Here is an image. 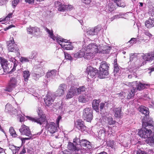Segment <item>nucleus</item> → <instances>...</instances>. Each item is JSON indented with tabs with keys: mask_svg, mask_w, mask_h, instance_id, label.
Wrapping results in <instances>:
<instances>
[{
	"mask_svg": "<svg viewBox=\"0 0 154 154\" xmlns=\"http://www.w3.org/2000/svg\"><path fill=\"white\" fill-rule=\"evenodd\" d=\"M27 30L28 33L29 34H32L33 33V31L31 27L30 26L29 27L27 28Z\"/></svg>",
	"mask_w": 154,
	"mask_h": 154,
	"instance_id": "nucleus-64",
	"label": "nucleus"
},
{
	"mask_svg": "<svg viewBox=\"0 0 154 154\" xmlns=\"http://www.w3.org/2000/svg\"><path fill=\"white\" fill-rule=\"evenodd\" d=\"M19 130L22 135L26 136H30L31 135V133L29 127L25 125H22Z\"/></svg>",
	"mask_w": 154,
	"mask_h": 154,
	"instance_id": "nucleus-13",
	"label": "nucleus"
},
{
	"mask_svg": "<svg viewBox=\"0 0 154 154\" xmlns=\"http://www.w3.org/2000/svg\"><path fill=\"white\" fill-rule=\"evenodd\" d=\"M143 33L146 36H148L149 38L152 37V34H151L149 31L148 30H144Z\"/></svg>",
	"mask_w": 154,
	"mask_h": 154,
	"instance_id": "nucleus-57",
	"label": "nucleus"
},
{
	"mask_svg": "<svg viewBox=\"0 0 154 154\" xmlns=\"http://www.w3.org/2000/svg\"><path fill=\"white\" fill-rule=\"evenodd\" d=\"M57 42L64 49L71 50L73 48L71 43L68 42L67 39L61 38H57Z\"/></svg>",
	"mask_w": 154,
	"mask_h": 154,
	"instance_id": "nucleus-4",
	"label": "nucleus"
},
{
	"mask_svg": "<svg viewBox=\"0 0 154 154\" xmlns=\"http://www.w3.org/2000/svg\"><path fill=\"white\" fill-rule=\"evenodd\" d=\"M106 121L109 125H114L116 122V121L114 120L113 118L111 116L106 117Z\"/></svg>",
	"mask_w": 154,
	"mask_h": 154,
	"instance_id": "nucleus-39",
	"label": "nucleus"
},
{
	"mask_svg": "<svg viewBox=\"0 0 154 154\" xmlns=\"http://www.w3.org/2000/svg\"><path fill=\"white\" fill-rule=\"evenodd\" d=\"M142 126L143 128H147L154 130V122L152 119L149 116L144 117L142 120Z\"/></svg>",
	"mask_w": 154,
	"mask_h": 154,
	"instance_id": "nucleus-5",
	"label": "nucleus"
},
{
	"mask_svg": "<svg viewBox=\"0 0 154 154\" xmlns=\"http://www.w3.org/2000/svg\"><path fill=\"white\" fill-rule=\"evenodd\" d=\"M122 15H124L122 13H120L119 14L115 15L113 16L112 18H111V21H112L114 19H116L119 18L120 17H122Z\"/></svg>",
	"mask_w": 154,
	"mask_h": 154,
	"instance_id": "nucleus-50",
	"label": "nucleus"
},
{
	"mask_svg": "<svg viewBox=\"0 0 154 154\" xmlns=\"http://www.w3.org/2000/svg\"><path fill=\"white\" fill-rule=\"evenodd\" d=\"M44 75V72L42 69H38L36 73L32 74L33 79L37 81L39 78Z\"/></svg>",
	"mask_w": 154,
	"mask_h": 154,
	"instance_id": "nucleus-23",
	"label": "nucleus"
},
{
	"mask_svg": "<svg viewBox=\"0 0 154 154\" xmlns=\"http://www.w3.org/2000/svg\"><path fill=\"white\" fill-rule=\"evenodd\" d=\"M17 84V79L14 78H11L10 79L8 85L4 89V91L9 92L11 91L13 89L16 87Z\"/></svg>",
	"mask_w": 154,
	"mask_h": 154,
	"instance_id": "nucleus-10",
	"label": "nucleus"
},
{
	"mask_svg": "<svg viewBox=\"0 0 154 154\" xmlns=\"http://www.w3.org/2000/svg\"><path fill=\"white\" fill-rule=\"evenodd\" d=\"M15 149L12 150L13 154H15L16 153H18L21 147H17L15 146Z\"/></svg>",
	"mask_w": 154,
	"mask_h": 154,
	"instance_id": "nucleus-55",
	"label": "nucleus"
},
{
	"mask_svg": "<svg viewBox=\"0 0 154 154\" xmlns=\"http://www.w3.org/2000/svg\"><path fill=\"white\" fill-rule=\"evenodd\" d=\"M77 124L76 127L82 131H83L86 129V127L84 125V122L81 120L79 119L77 121Z\"/></svg>",
	"mask_w": 154,
	"mask_h": 154,
	"instance_id": "nucleus-24",
	"label": "nucleus"
},
{
	"mask_svg": "<svg viewBox=\"0 0 154 154\" xmlns=\"http://www.w3.org/2000/svg\"><path fill=\"white\" fill-rule=\"evenodd\" d=\"M0 62L2 69H3L4 72H8L9 69L8 66V61L4 58H1Z\"/></svg>",
	"mask_w": 154,
	"mask_h": 154,
	"instance_id": "nucleus-17",
	"label": "nucleus"
},
{
	"mask_svg": "<svg viewBox=\"0 0 154 154\" xmlns=\"http://www.w3.org/2000/svg\"><path fill=\"white\" fill-rule=\"evenodd\" d=\"M86 70L88 77L89 79L96 78L97 75L98 73V70L97 69L91 66H89L87 67Z\"/></svg>",
	"mask_w": 154,
	"mask_h": 154,
	"instance_id": "nucleus-9",
	"label": "nucleus"
},
{
	"mask_svg": "<svg viewBox=\"0 0 154 154\" xmlns=\"http://www.w3.org/2000/svg\"><path fill=\"white\" fill-rule=\"evenodd\" d=\"M143 58L146 61L152 60L154 59V51L153 52L145 54L143 56Z\"/></svg>",
	"mask_w": 154,
	"mask_h": 154,
	"instance_id": "nucleus-22",
	"label": "nucleus"
},
{
	"mask_svg": "<svg viewBox=\"0 0 154 154\" xmlns=\"http://www.w3.org/2000/svg\"><path fill=\"white\" fill-rule=\"evenodd\" d=\"M146 142L150 146L154 144V132L151 137L148 138L146 140Z\"/></svg>",
	"mask_w": 154,
	"mask_h": 154,
	"instance_id": "nucleus-33",
	"label": "nucleus"
},
{
	"mask_svg": "<svg viewBox=\"0 0 154 154\" xmlns=\"http://www.w3.org/2000/svg\"><path fill=\"white\" fill-rule=\"evenodd\" d=\"M54 100L53 95L51 94L48 93L44 99L45 103L48 106H52Z\"/></svg>",
	"mask_w": 154,
	"mask_h": 154,
	"instance_id": "nucleus-12",
	"label": "nucleus"
},
{
	"mask_svg": "<svg viewBox=\"0 0 154 154\" xmlns=\"http://www.w3.org/2000/svg\"><path fill=\"white\" fill-rule=\"evenodd\" d=\"M5 111L6 112L10 113L11 115L17 114H20L21 112V111L20 109L17 110L13 107L11 105L8 103L5 106Z\"/></svg>",
	"mask_w": 154,
	"mask_h": 154,
	"instance_id": "nucleus-11",
	"label": "nucleus"
},
{
	"mask_svg": "<svg viewBox=\"0 0 154 154\" xmlns=\"http://www.w3.org/2000/svg\"><path fill=\"white\" fill-rule=\"evenodd\" d=\"M48 125V130L52 134H53L58 130V125L54 122H50Z\"/></svg>",
	"mask_w": 154,
	"mask_h": 154,
	"instance_id": "nucleus-15",
	"label": "nucleus"
},
{
	"mask_svg": "<svg viewBox=\"0 0 154 154\" xmlns=\"http://www.w3.org/2000/svg\"><path fill=\"white\" fill-rule=\"evenodd\" d=\"M29 57H21L20 59V61L21 62H28L29 61Z\"/></svg>",
	"mask_w": 154,
	"mask_h": 154,
	"instance_id": "nucleus-54",
	"label": "nucleus"
},
{
	"mask_svg": "<svg viewBox=\"0 0 154 154\" xmlns=\"http://www.w3.org/2000/svg\"><path fill=\"white\" fill-rule=\"evenodd\" d=\"M114 65V70L113 72V75L116 76L118 75V73L120 72L119 69L120 66H119L117 63V59H115L114 60V63H113Z\"/></svg>",
	"mask_w": 154,
	"mask_h": 154,
	"instance_id": "nucleus-25",
	"label": "nucleus"
},
{
	"mask_svg": "<svg viewBox=\"0 0 154 154\" xmlns=\"http://www.w3.org/2000/svg\"><path fill=\"white\" fill-rule=\"evenodd\" d=\"M65 57L66 59L69 60H72V58L70 55L67 53H65Z\"/></svg>",
	"mask_w": 154,
	"mask_h": 154,
	"instance_id": "nucleus-56",
	"label": "nucleus"
},
{
	"mask_svg": "<svg viewBox=\"0 0 154 154\" xmlns=\"http://www.w3.org/2000/svg\"><path fill=\"white\" fill-rule=\"evenodd\" d=\"M98 77L100 79L108 78L109 76V71L106 70L99 69L98 71Z\"/></svg>",
	"mask_w": 154,
	"mask_h": 154,
	"instance_id": "nucleus-19",
	"label": "nucleus"
},
{
	"mask_svg": "<svg viewBox=\"0 0 154 154\" xmlns=\"http://www.w3.org/2000/svg\"><path fill=\"white\" fill-rule=\"evenodd\" d=\"M74 143L75 144V143ZM75 145L71 142H69L67 146L68 149L69 150L72 151L79 150L78 147H77L76 146V145L75 144Z\"/></svg>",
	"mask_w": 154,
	"mask_h": 154,
	"instance_id": "nucleus-31",
	"label": "nucleus"
},
{
	"mask_svg": "<svg viewBox=\"0 0 154 154\" xmlns=\"http://www.w3.org/2000/svg\"><path fill=\"white\" fill-rule=\"evenodd\" d=\"M112 110L114 113L115 117L118 118H121L123 116V112L122 111V108L120 107H114L112 108Z\"/></svg>",
	"mask_w": 154,
	"mask_h": 154,
	"instance_id": "nucleus-14",
	"label": "nucleus"
},
{
	"mask_svg": "<svg viewBox=\"0 0 154 154\" xmlns=\"http://www.w3.org/2000/svg\"><path fill=\"white\" fill-rule=\"evenodd\" d=\"M64 93V92L63 90H61L59 89L58 88V89L56 91V94L57 96L60 97L63 95Z\"/></svg>",
	"mask_w": 154,
	"mask_h": 154,
	"instance_id": "nucleus-49",
	"label": "nucleus"
},
{
	"mask_svg": "<svg viewBox=\"0 0 154 154\" xmlns=\"http://www.w3.org/2000/svg\"><path fill=\"white\" fill-rule=\"evenodd\" d=\"M140 111L142 113L144 114L145 117L148 116L149 113V109L145 106L141 107L140 108Z\"/></svg>",
	"mask_w": 154,
	"mask_h": 154,
	"instance_id": "nucleus-30",
	"label": "nucleus"
},
{
	"mask_svg": "<svg viewBox=\"0 0 154 154\" xmlns=\"http://www.w3.org/2000/svg\"><path fill=\"white\" fill-rule=\"evenodd\" d=\"M137 154H147L146 152L141 150L140 149H138L137 152Z\"/></svg>",
	"mask_w": 154,
	"mask_h": 154,
	"instance_id": "nucleus-61",
	"label": "nucleus"
},
{
	"mask_svg": "<svg viewBox=\"0 0 154 154\" xmlns=\"http://www.w3.org/2000/svg\"><path fill=\"white\" fill-rule=\"evenodd\" d=\"M57 73V70L56 69H53L50 71L48 72L46 74L45 76L47 78L46 80L47 82L49 81L50 79H52L54 78Z\"/></svg>",
	"mask_w": 154,
	"mask_h": 154,
	"instance_id": "nucleus-20",
	"label": "nucleus"
},
{
	"mask_svg": "<svg viewBox=\"0 0 154 154\" xmlns=\"http://www.w3.org/2000/svg\"><path fill=\"white\" fill-rule=\"evenodd\" d=\"M118 6L124 7L125 6V4L122 1V0H112Z\"/></svg>",
	"mask_w": 154,
	"mask_h": 154,
	"instance_id": "nucleus-32",
	"label": "nucleus"
},
{
	"mask_svg": "<svg viewBox=\"0 0 154 154\" xmlns=\"http://www.w3.org/2000/svg\"><path fill=\"white\" fill-rule=\"evenodd\" d=\"M43 128L42 129L41 131L38 133H37L35 134H31V135H30V136H27L28 137H25L24 138V139L25 140H32L33 138H35V137L34 136H36L37 135H39L43 132Z\"/></svg>",
	"mask_w": 154,
	"mask_h": 154,
	"instance_id": "nucleus-34",
	"label": "nucleus"
},
{
	"mask_svg": "<svg viewBox=\"0 0 154 154\" xmlns=\"http://www.w3.org/2000/svg\"><path fill=\"white\" fill-rule=\"evenodd\" d=\"M135 82H127L126 83V85H128V86H132L133 88V87L135 86V85H134L135 84Z\"/></svg>",
	"mask_w": 154,
	"mask_h": 154,
	"instance_id": "nucleus-62",
	"label": "nucleus"
},
{
	"mask_svg": "<svg viewBox=\"0 0 154 154\" xmlns=\"http://www.w3.org/2000/svg\"><path fill=\"white\" fill-rule=\"evenodd\" d=\"M32 28L33 31V33L37 32L39 31V28L36 27H32Z\"/></svg>",
	"mask_w": 154,
	"mask_h": 154,
	"instance_id": "nucleus-63",
	"label": "nucleus"
},
{
	"mask_svg": "<svg viewBox=\"0 0 154 154\" xmlns=\"http://www.w3.org/2000/svg\"><path fill=\"white\" fill-rule=\"evenodd\" d=\"M44 29L49 34V36H50L51 35L53 34L52 31H51L50 30L48 29L46 27H45Z\"/></svg>",
	"mask_w": 154,
	"mask_h": 154,
	"instance_id": "nucleus-60",
	"label": "nucleus"
},
{
	"mask_svg": "<svg viewBox=\"0 0 154 154\" xmlns=\"http://www.w3.org/2000/svg\"><path fill=\"white\" fill-rule=\"evenodd\" d=\"M145 26L148 28L154 26V18H149L146 20L145 23Z\"/></svg>",
	"mask_w": 154,
	"mask_h": 154,
	"instance_id": "nucleus-26",
	"label": "nucleus"
},
{
	"mask_svg": "<svg viewBox=\"0 0 154 154\" xmlns=\"http://www.w3.org/2000/svg\"><path fill=\"white\" fill-rule=\"evenodd\" d=\"M9 131L11 135L13 137H15L17 136V134L13 127H10Z\"/></svg>",
	"mask_w": 154,
	"mask_h": 154,
	"instance_id": "nucleus-43",
	"label": "nucleus"
},
{
	"mask_svg": "<svg viewBox=\"0 0 154 154\" xmlns=\"http://www.w3.org/2000/svg\"><path fill=\"white\" fill-rule=\"evenodd\" d=\"M8 50L9 52H13L18 56L20 55L19 49L17 45L15 43L13 38L7 42Z\"/></svg>",
	"mask_w": 154,
	"mask_h": 154,
	"instance_id": "nucleus-2",
	"label": "nucleus"
},
{
	"mask_svg": "<svg viewBox=\"0 0 154 154\" xmlns=\"http://www.w3.org/2000/svg\"><path fill=\"white\" fill-rule=\"evenodd\" d=\"M135 84L136 85L133 87V88H135L136 91L137 90L140 91L146 88L145 86H148L149 85L148 84H142L139 82L136 81Z\"/></svg>",
	"mask_w": 154,
	"mask_h": 154,
	"instance_id": "nucleus-21",
	"label": "nucleus"
},
{
	"mask_svg": "<svg viewBox=\"0 0 154 154\" xmlns=\"http://www.w3.org/2000/svg\"><path fill=\"white\" fill-rule=\"evenodd\" d=\"M58 88L59 89L63 90V91L64 92L67 89V86L64 84H62L60 85Z\"/></svg>",
	"mask_w": 154,
	"mask_h": 154,
	"instance_id": "nucleus-48",
	"label": "nucleus"
},
{
	"mask_svg": "<svg viewBox=\"0 0 154 154\" xmlns=\"http://www.w3.org/2000/svg\"><path fill=\"white\" fill-rule=\"evenodd\" d=\"M30 75V72L28 70H26L23 71V77H24L25 81L26 82L27 81Z\"/></svg>",
	"mask_w": 154,
	"mask_h": 154,
	"instance_id": "nucleus-38",
	"label": "nucleus"
},
{
	"mask_svg": "<svg viewBox=\"0 0 154 154\" xmlns=\"http://www.w3.org/2000/svg\"><path fill=\"white\" fill-rule=\"evenodd\" d=\"M73 142L76 146L85 147L88 149H90L92 148L91 143L86 139L80 140L79 138H75L73 140Z\"/></svg>",
	"mask_w": 154,
	"mask_h": 154,
	"instance_id": "nucleus-6",
	"label": "nucleus"
},
{
	"mask_svg": "<svg viewBox=\"0 0 154 154\" xmlns=\"http://www.w3.org/2000/svg\"><path fill=\"white\" fill-rule=\"evenodd\" d=\"M100 47V45H98L96 43H91L87 46L86 51L88 52L90 51L95 54L98 53H104L105 51L103 50H101Z\"/></svg>",
	"mask_w": 154,
	"mask_h": 154,
	"instance_id": "nucleus-3",
	"label": "nucleus"
},
{
	"mask_svg": "<svg viewBox=\"0 0 154 154\" xmlns=\"http://www.w3.org/2000/svg\"><path fill=\"white\" fill-rule=\"evenodd\" d=\"M108 131H106L105 129L100 130L98 132L99 139L102 140H105L107 139L106 135H109Z\"/></svg>",
	"mask_w": 154,
	"mask_h": 154,
	"instance_id": "nucleus-16",
	"label": "nucleus"
},
{
	"mask_svg": "<svg viewBox=\"0 0 154 154\" xmlns=\"http://www.w3.org/2000/svg\"><path fill=\"white\" fill-rule=\"evenodd\" d=\"M106 9H108L110 12L114 11L115 7L113 5L112 3H109L106 7Z\"/></svg>",
	"mask_w": 154,
	"mask_h": 154,
	"instance_id": "nucleus-42",
	"label": "nucleus"
},
{
	"mask_svg": "<svg viewBox=\"0 0 154 154\" xmlns=\"http://www.w3.org/2000/svg\"><path fill=\"white\" fill-rule=\"evenodd\" d=\"M114 141L112 140L111 141L109 142L107 145L108 146H109L110 147H111L112 148H113L114 147Z\"/></svg>",
	"mask_w": 154,
	"mask_h": 154,
	"instance_id": "nucleus-59",
	"label": "nucleus"
},
{
	"mask_svg": "<svg viewBox=\"0 0 154 154\" xmlns=\"http://www.w3.org/2000/svg\"><path fill=\"white\" fill-rule=\"evenodd\" d=\"M76 94L75 89L71 88L68 92L66 96V97L67 99L71 98Z\"/></svg>",
	"mask_w": 154,
	"mask_h": 154,
	"instance_id": "nucleus-27",
	"label": "nucleus"
},
{
	"mask_svg": "<svg viewBox=\"0 0 154 154\" xmlns=\"http://www.w3.org/2000/svg\"><path fill=\"white\" fill-rule=\"evenodd\" d=\"M87 33L88 34L90 35H96L94 29L93 28L89 29L88 31H87Z\"/></svg>",
	"mask_w": 154,
	"mask_h": 154,
	"instance_id": "nucleus-51",
	"label": "nucleus"
},
{
	"mask_svg": "<svg viewBox=\"0 0 154 154\" xmlns=\"http://www.w3.org/2000/svg\"><path fill=\"white\" fill-rule=\"evenodd\" d=\"M85 55L84 51L80 50L74 54V57L76 58H79L84 57Z\"/></svg>",
	"mask_w": 154,
	"mask_h": 154,
	"instance_id": "nucleus-36",
	"label": "nucleus"
},
{
	"mask_svg": "<svg viewBox=\"0 0 154 154\" xmlns=\"http://www.w3.org/2000/svg\"><path fill=\"white\" fill-rule=\"evenodd\" d=\"M118 94L119 95V98L121 99H123L126 97V93H125V92H122Z\"/></svg>",
	"mask_w": 154,
	"mask_h": 154,
	"instance_id": "nucleus-46",
	"label": "nucleus"
},
{
	"mask_svg": "<svg viewBox=\"0 0 154 154\" xmlns=\"http://www.w3.org/2000/svg\"><path fill=\"white\" fill-rule=\"evenodd\" d=\"M136 92V89L135 88H133L131 89V90L127 93H126V98L128 99H130L133 97L134 94Z\"/></svg>",
	"mask_w": 154,
	"mask_h": 154,
	"instance_id": "nucleus-29",
	"label": "nucleus"
},
{
	"mask_svg": "<svg viewBox=\"0 0 154 154\" xmlns=\"http://www.w3.org/2000/svg\"><path fill=\"white\" fill-rule=\"evenodd\" d=\"M38 52L37 51L33 50V51L30 54L29 56V59H35L37 56Z\"/></svg>",
	"mask_w": 154,
	"mask_h": 154,
	"instance_id": "nucleus-37",
	"label": "nucleus"
},
{
	"mask_svg": "<svg viewBox=\"0 0 154 154\" xmlns=\"http://www.w3.org/2000/svg\"><path fill=\"white\" fill-rule=\"evenodd\" d=\"M86 89V88L85 86L79 87V88L75 89L76 93H77V94H80L82 92L85 91Z\"/></svg>",
	"mask_w": 154,
	"mask_h": 154,
	"instance_id": "nucleus-40",
	"label": "nucleus"
},
{
	"mask_svg": "<svg viewBox=\"0 0 154 154\" xmlns=\"http://www.w3.org/2000/svg\"><path fill=\"white\" fill-rule=\"evenodd\" d=\"M20 0H14L12 2V6L15 8L19 2Z\"/></svg>",
	"mask_w": 154,
	"mask_h": 154,
	"instance_id": "nucleus-58",
	"label": "nucleus"
},
{
	"mask_svg": "<svg viewBox=\"0 0 154 154\" xmlns=\"http://www.w3.org/2000/svg\"><path fill=\"white\" fill-rule=\"evenodd\" d=\"M93 111L90 108H87L83 111V117L85 120L87 122H90L93 119Z\"/></svg>",
	"mask_w": 154,
	"mask_h": 154,
	"instance_id": "nucleus-7",
	"label": "nucleus"
},
{
	"mask_svg": "<svg viewBox=\"0 0 154 154\" xmlns=\"http://www.w3.org/2000/svg\"><path fill=\"white\" fill-rule=\"evenodd\" d=\"M12 62L14 63V67L12 69H14V70H15V68L17 66V64L18 63V62L15 60V59L14 58H13L12 59Z\"/></svg>",
	"mask_w": 154,
	"mask_h": 154,
	"instance_id": "nucleus-52",
	"label": "nucleus"
},
{
	"mask_svg": "<svg viewBox=\"0 0 154 154\" xmlns=\"http://www.w3.org/2000/svg\"><path fill=\"white\" fill-rule=\"evenodd\" d=\"M142 128L138 131V135L142 138L147 139L150 138L152 133V130L150 128Z\"/></svg>",
	"mask_w": 154,
	"mask_h": 154,
	"instance_id": "nucleus-8",
	"label": "nucleus"
},
{
	"mask_svg": "<svg viewBox=\"0 0 154 154\" xmlns=\"http://www.w3.org/2000/svg\"><path fill=\"white\" fill-rule=\"evenodd\" d=\"M91 98V95L89 94H84L81 95L78 98V100L80 102L85 103Z\"/></svg>",
	"mask_w": 154,
	"mask_h": 154,
	"instance_id": "nucleus-18",
	"label": "nucleus"
},
{
	"mask_svg": "<svg viewBox=\"0 0 154 154\" xmlns=\"http://www.w3.org/2000/svg\"><path fill=\"white\" fill-rule=\"evenodd\" d=\"M12 13H9L7 15V16L5 18L3 19H0V20L1 21V22H2V21H5L6 20H10V18L12 17Z\"/></svg>",
	"mask_w": 154,
	"mask_h": 154,
	"instance_id": "nucleus-47",
	"label": "nucleus"
},
{
	"mask_svg": "<svg viewBox=\"0 0 154 154\" xmlns=\"http://www.w3.org/2000/svg\"><path fill=\"white\" fill-rule=\"evenodd\" d=\"M100 102L99 100H94L93 101L92 106H99V103Z\"/></svg>",
	"mask_w": 154,
	"mask_h": 154,
	"instance_id": "nucleus-53",
	"label": "nucleus"
},
{
	"mask_svg": "<svg viewBox=\"0 0 154 154\" xmlns=\"http://www.w3.org/2000/svg\"><path fill=\"white\" fill-rule=\"evenodd\" d=\"M109 64L107 63L106 61H103L100 64L99 67V69L102 70H106L109 71Z\"/></svg>",
	"mask_w": 154,
	"mask_h": 154,
	"instance_id": "nucleus-28",
	"label": "nucleus"
},
{
	"mask_svg": "<svg viewBox=\"0 0 154 154\" xmlns=\"http://www.w3.org/2000/svg\"><path fill=\"white\" fill-rule=\"evenodd\" d=\"M37 111L38 117L33 118L28 116H26V117L27 119L32 122H36L38 124L42 125L45 120V117L42 114V110L40 107H38V108Z\"/></svg>",
	"mask_w": 154,
	"mask_h": 154,
	"instance_id": "nucleus-1",
	"label": "nucleus"
},
{
	"mask_svg": "<svg viewBox=\"0 0 154 154\" xmlns=\"http://www.w3.org/2000/svg\"><path fill=\"white\" fill-rule=\"evenodd\" d=\"M93 28L94 29V30L95 32V34H96V35H97L101 30V27L100 25H98L96 26L95 27Z\"/></svg>",
	"mask_w": 154,
	"mask_h": 154,
	"instance_id": "nucleus-44",
	"label": "nucleus"
},
{
	"mask_svg": "<svg viewBox=\"0 0 154 154\" xmlns=\"http://www.w3.org/2000/svg\"><path fill=\"white\" fill-rule=\"evenodd\" d=\"M95 54L92 52L89 51L88 53H86V54H85L84 57L85 59L90 60L93 58Z\"/></svg>",
	"mask_w": 154,
	"mask_h": 154,
	"instance_id": "nucleus-35",
	"label": "nucleus"
},
{
	"mask_svg": "<svg viewBox=\"0 0 154 154\" xmlns=\"http://www.w3.org/2000/svg\"><path fill=\"white\" fill-rule=\"evenodd\" d=\"M68 6L67 5H63L62 4L58 8V11H63L65 10H68Z\"/></svg>",
	"mask_w": 154,
	"mask_h": 154,
	"instance_id": "nucleus-41",
	"label": "nucleus"
},
{
	"mask_svg": "<svg viewBox=\"0 0 154 154\" xmlns=\"http://www.w3.org/2000/svg\"><path fill=\"white\" fill-rule=\"evenodd\" d=\"M108 103L107 102H105L104 103H101L100 104V108L101 110L103 109L104 107H107L108 105Z\"/></svg>",
	"mask_w": 154,
	"mask_h": 154,
	"instance_id": "nucleus-45",
	"label": "nucleus"
}]
</instances>
